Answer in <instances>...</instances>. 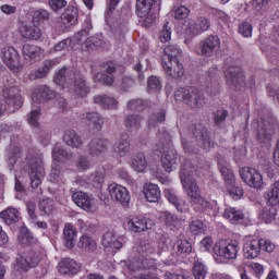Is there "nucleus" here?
Wrapping results in <instances>:
<instances>
[{
  "instance_id": "f257e3e1",
  "label": "nucleus",
  "mask_w": 279,
  "mask_h": 279,
  "mask_svg": "<svg viewBox=\"0 0 279 279\" xmlns=\"http://www.w3.org/2000/svg\"><path fill=\"white\" fill-rule=\"evenodd\" d=\"M157 136L161 141L156 149L157 156H160L165 171L171 173L173 169H178L179 162H182V157L171 147V134L169 132L161 130Z\"/></svg>"
},
{
  "instance_id": "f03ea898",
  "label": "nucleus",
  "mask_w": 279,
  "mask_h": 279,
  "mask_svg": "<svg viewBox=\"0 0 279 279\" xmlns=\"http://www.w3.org/2000/svg\"><path fill=\"white\" fill-rule=\"evenodd\" d=\"M195 175H197V168L195 165H193V161L183 159V163L181 165L180 179L183 191L190 203L202 196V190H199V184H197Z\"/></svg>"
},
{
  "instance_id": "7ed1b4c3",
  "label": "nucleus",
  "mask_w": 279,
  "mask_h": 279,
  "mask_svg": "<svg viewBox=\"0 0 279 279\" xmlns=\"http://www.w3.org/2000/svg\"><path fill=\"white\" fill-rule=\"evenodd\" d=\"M56 84H59V86H63L64 84L70 85V90L74 93L77 97H86L88 95V87L86 86V81H84V77L82 75L70 71L68 72L66 69H61L54 76Z\"/></svg>"
},
{
  "instance_id": "20e7f679",
  "label": "nucleus",
  "mask_w": 279,
  "mask_h": 279,
  "mask_svg": "<svg viewBox=\"0 0 279 279\" xmlns=\"http://www.w3.org/2000/svg\"><path fill=\"white\" fill-rule=\"evenodd\" d=\"M174 98L177 101H183L190 108H203L206 104L204 93L197 87H181L174 93Z\"/></svg>"
},
{
  "instance_id": "39448f33",
  "label": "nucleus",
  "mask_w": 279,
  "mask_h": 279,
  "mask_svg": "<svg viewBox=\"0 0 279 279\" xmlns=\"http://www.w3.org/2000/svg\"><path fill=\"white\" fill-rule=\"evenodd\" d=\"M28 175L32 189H38L45 178V166L43 165V154L28 157Z\"/></svg>"
},
{
  "instance_id": "423d86ee",
  "label": "nucleus",
  "mask_w": 279,
  "mask_h": 279,
  "mask_svg": "<svg viewBox=\"0 0 279 279\" xmlns=\"http://www.w3.org/2000/svg\"><path fill=\"white\" fill-rule=\"evenodd\" d=\"M240 250L241 246L235 240H219L213 247L214 254L226 260H235Z\"/></svg>"
},
{
  "instance_id": "0eeeda50",
  "label": "nucleus",
  "mask_w": 279,
  "mask_h": 279,
  "mask_svg": "<svg viewBox=\"0 0 279 279\" xmlns=\"http://www.w3.org/2000/svg\"><path fill=\"white\" fill-rule=\"evenodd\" d=\"M221 49V39L217 35H209L201 40L195 47L194 52L197 56H204L205 58H213L214 53H217Z\"/></svg>"
},
{
  "instance_id": "6e6552de",
  "label": "nucleus",
  "mask_w": 279,
  "mask_h": 279,
  "mask_svg": "<svg viewBox=\"0 0 279 279\" xmlns=\"http://www.w3.org/2000/svg\"><path fill=\"white\" fill-rule=\"evenodd\" d=\"M3 98L7 106L15 110H19L23 107V95H21V88L14 84L4 85L2 90Z\"/></svg>"
},
{
  "instance_id": "1a4fd4ad",
  "label": "nucleus",
  "mask_w": 279,
  "mask_h": 279,
  "mask_svg": "<svg viewBox=\"0 0 279 279\" xmlns=\"http://www.w3.org/2000/svg\"><path fill=\"white\" fill-rule=\"evenodd\" d=\"M1 58L4 64L11 71H14V73H17V71L23 69V65L21 64V56L19 54V51L14 49V47H4L1 52Z\"/></svg>"
},
{
  "instance_id": "9d476101",
  "label": "nucleus",
  "mask_w": 279,
  "mask_h": 279,
  "mask_svg": "<svg viewBox=\"0 0 279 279\" xmlns=\"http://www.w3.org/2000/svg\"><path fill=\"white\" fill-rule=\"evenodd\" d=\"M240 177L251 189H263V174L255 168H242L240 170Z\"/></svg>"
},
{
  "instance_id": "9b49d317",
  "label": "nucleus",
  "mask_w": 279,
  "mask_h": 279,
  "mask_svg": "<svg viewBox=\"0 0 279 279\" xmlns=\"http://www.w3.org/2000/svg\"><path fill=\"white\" fill-rule=\"evenodd\" d=\"M154 226H156L154 219L146 217H134L125 223L126 230L131 232H146V230H151Z\"/></svg>"
},
{
  "instance_id": "f8f14e48",
  "label": "nucleus",
  "mask_w": 279,
  "mask_h": 279,
  "mask_svg": "<svg viewBox=\"0 0 279 279\" xmlns=\"http://www.w3.org/2000/svg\"><path fill=\"white\" fill-rule=\"evenodd\" d=\"M108 193L111 199L119 202V204H122L123 206H128V204H130V199H132L128 187L119 183H111L108 186Z\"/></svg>"
},
{
  "instance_id": "ddd939ff",
  "label": "nucleus",
  "mask_w": 279,
  "mask_h": 279,
  "mask_svg": "<svg viewBox=\"0 0 279 279\" xmlns=\"http://www.w3.org/2000/svg\"><path fill=\"white\" fill-rule=\"evenodd\" d=\"M102 69L104 72H98L94 77V82L102 86H112L114 82L112 73L117 71V64L114 62H107L102 65Z\"/></svg>"
},
{
  "instance_id": "4468645a",
  "label": "nucleus",
  "mask_w": 279,
  "mask_h": 279,
  "mask_svg": "<svg viewBox=\"0 0 279 279\" xmlns=\"http://www.w3.org/2000/svg\"><path fill=\"white\" fill-rule=\"evenodd\" d=\"M72 199L78 208H82V210H85V213H94L95 211V197L93 195H89L86 192H75L72 195Z\"/></svg>"
},
{
  "instance_id": "2eb2a0df",
  "label": "nucleus",
  "mask_w": 279,
  "mask_h": 279,
  "mask_svg": "<svg viewBox=\"0 0 279 279\" xmlns=\"http://www.w3.org/2000/svg\"><path fill=\"white\" fill-rule=\"evenodd\" d=\"M187 25V34L199 36L201 34H204V32L210 29V20L206 16H198L195 20H190Z\"/></svg>"
},
{
  "instance_id": "dca6fc26",
  "label": "nucleus",
  "mask_w": 279,
  "mask_h": 279,
  "mask_svg": "<svg viewBox=\"0 0 279 279\" xmlns=\"http://www.w3.org/2000/svg\"><path fill=\"white\" fill-rule=\"evenodd\" d=\"M54 97L56 93L47 85H38L32 92V100L35 104H45V101L54 99Z\"/></svg>"
},
{
  "instance_id": "f3484780",
  "label": "nucleus",
  "mask_w": 279,
  "mask_h": 279,
  "mask_svg": "<svg viewBox=\"0 0 279 279\" xmlns=\"http://www.w3.org/2000/svg\"><path fill=\"white\" fill-rule=\"evenodd\" d=\"M161 66L169 77L173 80H179V77L184 76V65L180 63V59H174V61H163Z\"/></svg>"
},
{
  "instance_id": "a211bd4d",
  "label": "nucleus",
  "mask_w": 279,
  "mask_h": 279,
  "mask_svg": "<svg viewBox=\"0 0 279 279\" xmlns=\"http://www.w3.org/2000/svg\"><path fill=\"white\" fill-rule=\"evenodd\" d=\"M226 80L229 86H239L245 82V74L240 65H229L226 71Z\"/></svg>"
},
{
  "instance_id": "6ab92c4d",
  "label": "nucleus",
  "mask_w": 279,
  "mask_h": 279,
  "mask_svg": "<svg viewBox=\"0 0 279 279\" xmlns=\"http://www.w3.org/2000/svg\"><path fill=\"white\" fill-rule=\"evenodd\" d=\"M56 60H45L43 61L41 65L29 72L28 80H32V82L36 80H45L49 75V71L56 66Z\"/></svg>"
},
{
  "instance_id": "aec40b11",
  "label": "nucleus",
  "mask_w": 279,
  "mask_h": 279,
  "mask_svg": "<svg viewBox=\"0 0 279 279\" xmlns=\"http://www.w3.org/2000/svg\"><path fill=\"white\" fill-rule=\"evenodd\" d=\"M22 54L28 62H38L43 58V49L36 45L26 44L22 48Z\"/></svg>"
},
{
  "instance_id": "412c9836",
  "label": "nucleus",
  "mask_w": 279,
  "mask_h": 279,
  "mask_svg": "<svg viewBox=\"0 0 279 279\" xmlns=\"http://www.w3.org/2000/svg\"><path fill=\"white\" fill-rule=\"evenodd\" d=\"M109 147L110 141L104 137L94 138L89 143V154L90 156H101V154H106V151H108Z\"/></svg>"
},
{
  "instance_id": "4be33fe9",
  "label": "nucleus",
  "mask_w": 279,
  "mask_h": 279,
  "mask_svg": "<svg viewBox=\"0 0 279 279\" xmlns=\"http://www.w3.org/2000/svg\"><path fill=\"white\" fill-rule=\"evenodd\" d=\"M243 254L245 258H258L260 256V240H247L243 244Z\"/></svg>"
},
{
  "instance_id": "5701e85b",
  "label": "nucleus",
  "mask_w": 279,
  "mask_h": 279,
  "mask_svg": "<svg viewBox=\"0 0 279 279\" xmlns=\"http://www.w3.org/2000/svg\"><path fill=\"white\" fill-rule=\"evenodd\" d=\"M207 90L210 95L219 93V70L210 68L206 75Z\"/></svg>"
},
{
  "instance_id": "b1692460",
  "label": "nucleus",
  "mask_w": 279,
  "mask_h": 279,
  "mask_svg": "<svg viewBox=\"0 0 279 279\" xmlns=\"http://www.w3.org/2000/svg\"><path fill=\"white\" fill-rule=\"evenodd\" d=\"M20 34L22 38H26L27 40H38L40 39V36H43V31H40V28L36 25L22 23Z\"/></svg>"
},
{
  "instance_id": "393cba45",
  "label": "nucleus",
  "mask_w": 279,
  "mask_h": 279,
  "mask_svg": "<svg viewBox=\"0 0 279 279\" xmlns=\"http://www.w3.org/2000/svg\"><path fill=\"white\" fill-rule=\"evenodd\" d=\"M83 123L87 125L90 130H101V125H104V119L98 112H87L82 117Z\"/></svg>"
},
{
  "instance_id": "a878e982",
  "label": "nucleus",
  "mask_w": 279,
  "mask_h": 279,
  "mask_svg": "<svg viewBox=\"0 0 279 279\" xmlns=\"http://www.w3.org/2000/svg\"><path fill=\"white\" fill-rule=\"evenodd\" d=\"M276 134V124H264L257 130V141L263 144L271 143Z\"/></svg>"
},
{
  "instance_id": "bb28decb",
  "label": "nucleus",
  "mask_w": 279,
  "mask_h": 279,
  "mask_svg": "<svg viewBox=\"0 0 279 279\" xmlns=\"http://www.w3.org/2000/svg\"><path fill=\"white\" fill-rule=\"evenodd\" d=\"M191 252H193V244L186 239H178L172 246L171 254L178 257L183 256V254H191Z\"/></svg>"
},
{
  "instance_id": "cd10ccee",
  "label": "nucleus",
  "mask_w": 279,
  "mask_h": 279,
  "mask_svg": "<svg viewBox=\"0 0 279 279\" xmlns=\"http://www.w3.org/2000/svg\"><path fill=\"white\" fill-rule=\"evenodd\" d=\"M63 142L68 147H72L73 149H80L84 145L82 137L74 130H66L64 132Z\"/></svg>"
},
{
  "instance_id": "c85d7f7f",
  "label": "nucleus",
  "mask_w": 279,
  "mask_h": 279,
  "mask_svg": "<svg viewBox=\"0 0 279 279\" xmlns=\"http://www.w3.org/2000/svg\"><path fill=\"white\" fill-rule=\"evenodd\" d=\"M78 11L74 5H69L61 14V23L64 27H71L77 23Z\"/></svg>"
},
{
  "instance_id": "c756f323",
  "label": "nucleus",
  "mask_w": 279,
  "mask_h": 279,
  "mask_svg": "<svg viewBox=\"0 0 279 279\" xmlns=\"http://www.w3.org/2000/svg\"><path fill=\"white\" fill-rule=\"evenodd\" d=\"M75 239H77V229L71 223H65L63 229V240L65 242V247L69 250L75 246Z\"/></svg>"
},
{
  "instance_id": "7c9ffc66",
  "label": "nucleus",
  "mask_w": 279,
  "mask_h": 279,
  "mask_svg": "<svg viewBox=\"0 0 279 279\" xmlns=\"http://www.w3.org/2000/svg\"><path fill=\"white\" fill-rule=\"evenodd\" d=\"M94 104H98V106L107 110H117V108H119V101H117V99H114L113 97L106 95L95 96Z\"/></svg>"
},
{
  "instance_id": "2f4dec72",
  "label": "nucleus",
  "mask_w": 279,
  "mask_h": 279,
  "mask_svg": "<svg viewBox=\"0 0 279 279\" xmlns=\"http://www.w3.org/2000/svg\"><path fill=\"white\" fill-rule=\"evenodd\" d=\"M144 195L147 202L156 203L160 201V187L154 183L144 184Z\"/></svg>"
},
{
  "instance_id": "473e14b6",
  "label": "nucleus",
  "mask_w": 279,
  "mask_h": 279,
  "mask_svg": "<svg viewBox=\"0 0 279 279\" xmlns=\"http://www.w3.org/2000/svg\"><path fill=\"white\" fill-rule=\"evenodd\" d=\"M190 204L195 213L208 214L210 213V210H213V204H210V202H208V199H206L202 195L197 198H194V201H191Z\"/></svg>"
},
{
  "instance_id": "72a5a7b5",
  "label": "nucleus",
  "mask_w": 279,
  "mask_h": 279,
  "mask_svg": "<svg viewBox=\"0 0 279 279\" xmlns=\"http://www.w3.org/2000/svg\"><path fill=\"white\" fill-rule=\"evenodd\" d=\"M182 56V49L178 47L177 45H170L167 46L163 50V54L161 57V62H171L179 60L178 58H181Z\"/></svg>"
},
{
  "instance_id": "f704fd0d",
  "label": "nucleus",
  "mask_w": 279,
  "mask_h": 279,
  "mask_svg": "<svg viewBox=\"0 0 279 279\" xmlns=\"http://www.w3.org/2000/svg\"><path fill=\"white\" fill-rule=\"evenodd\" d=\"M71 158H73V154L69 153L64 147L56 145L52 148V160L53 162H57V165L58 162L64 163L68 160H71Z\"/></svg>"
},
{
  "instance_id": "c9c22d12",
  "label": "nucleus",
  "mask_w": 279,
  "mask_h": 279,
  "mask_svg": "<svg viewBox=\"0 0 279 279\" xmlns=\"http://www.w3.org/2000/svg\"><path fill=\"white\" fill-rule=\"evenodd\" d=\"M58 269L61 274H77L80 266L72 258H63L59 262Z\"/></svg>"
},
{
  "instance_id": "e433bc0d",
  "label": "nucleus",
  "mask_w": 279,
  "mask_h": 279,
  "mask_svg": "<svg viewBox=\"0 0 279 279\" xmlns=\"http://www.w3.org/2000/svg\"><path fill=\"white\" fill-rule=\"evenodd\" d=\"M0 219H2L7 226H12V223H16L19 219H21V214L16 208H8L0 213Z\"/></svg>"
},
{
  "instance_id": "4c0bfd02",
  "label": "nucleus",
  "mask_w": 279,
  "mask_h": 279,
  "mask_svg": "<svg viewBox=\"0 0 279 279\" xmlns=\"http://www.w3.org/2000/svg\"><path fill=\"white\" fill-rule=\"evenodd\" d=\"M130 140L128 138H120L116 144L113 145V151L119 156V158H125L128 154H130Z\"/></svg>"
},
{
  "instance_id": "58836bf2",
  "label": "nucleus",
  "mask_w": 279,
  "mask_h": 279,
  "mask_svg": "<svg viewBox=\"0 0 279 279\" xmlns=\"http://www.w3.org/2000/svg\"><path fill=\"white\" fill-rule=\"evenodd\" d=\"M101 243L104 247H112L113 250H121L123 247V243L117 240V236L112 232L105 233Z\"/></svg>"
},
{
  "instance_id": "ea45409f",
  "label": "nucleus",
  "mask_w": 279,
  "mask_h": 279,
  "mask_svg": "<svg viewBox=\"0 0 279 279\" xmlns=\"http://www.w3.org/2000/svg\"><path fill=\"white\" fill-rule=\"evenodd\" d=\"M223 217L225 219H228L230 223H239V221H242L243 219V211L233 207H228L225 209Z\"/></svg>"
},
{
  "instance_id": "a19ab883",
  "label": "nucleus",
  "mask_w": 279,
  "mask_h": 279,
  "mask_svg": "<svg viewBox=\"0 0 279 279\" xmlns=\"http://www.w3.org/2000/svg\"><path fill=\"white\" fill-rule=\"evenodd\" d=\"M132 168L137 173H143L147 169V159L145 158V154L140 153L133 158Z\"/></svg>"
},
{
  "instance_id": "79ce46f5",
  "label": "nucleus",
  "mask_w": 279,
  "mask_h": 279,
  "mask_svg": "<svg viewBox=\"0 0 279 279\" xmlns=\"http://www.w3.org/2000/svg\"><path fill=\"white\" fill-rule=\"evenodd\" d=\"M77 245L81 250H85L86 252H95V250H97V242L88 235L81 236Z\"/></svg>"
},
{
  "instance_id": "37998d69",
  "label": "nucleus",
  "mask_w": 279,
  "mask_h": 279,
  "mask_svg": "<svg viewBox=\"0 0 279 279\" xmlns=\"http://www.w3.org/2000/svg\"><path fill=\"white\" fill-rule=\"evenodd\" d=\"M167 119V111L160 110L151 113L148 118V128H157L158 123H165Z\"/></svg>"
},
{
  "instance_id": "c03bdc74",
  "label": "nucleus",
  "mask_w": 279,
  "mask_h": 279,
  "mask_svg": "<svg viewBox=\"0 0 279 279\" xmlns=\"http://www.w3.org/2000/svg\"><path fill=\"white\" fill-rule=\"evenodd\" d=\"M143 123V118L138 114L126 116L124 125L128 130H138Z\"/></svg>"
},
{
  "instance_id": "a18cd8bd",
  "label": "nucleus",
  "mask_w": 279,
  "mask_h": 279,
  "mask_svg": "<svg viewBox=\"0 0 279 279\" xmlns=\"http://www.w3.org/2000/svg\"><path fill=\"white\" fill-rule=\"evenodd\" d=\"M268 203L271 206H278L279 204V181L272 183L268 191Z\"/></svg>"
},
{
  "instance_id": "49530a36",
  "label": "nucleus",
  "mask_w": 279,
  "mask_h": 279,
  "mask_svg": "<svg viewBox=\"0 0 279 279\" xmlns=\"http://www.w3.org/2000/svg\"><path fill=\"white\" fill-rule=\"evenodd\" d=\"M206 230H208V227L199 219H195L190 222V232H192V234H205Z\"/></svg>"
},
{
  "instance_id": "de8ad7c7",
  "label": "nucleus",
  "mask_w": 279,
  "mask_h": 279,
  "mask_svg": "<svg viewBox=\"0 0 279 279\" xmlns=\"http://www.w3.org/2000/svg\"><path fill=\"white\" fill-rule=\"evenodd\" d=\"M62 180H63L62 167H60V163L58 162H52V168L50 171V182L60 184Z\"/></svg>"
},
{
  "instance_id": "09e8293b",
  "label": "nucleus",
  "mask_w": 279,
  "mask_h": 279,
  "mask_svg": "<svg viewBox=\"0 0 279 279\" xmlns=\"http://www.w3.org/2000/svg\"><path fill=\"white\" fill-rule=\"evenodd\" d=\"M13 268L15 271L23 274L31 269L32 266L29 265V259H26L24 256L20 255L19 257H16Z\"/></svg>"
},
{
  "instance_id": "8fccbe9b",
  "label": "nucleus",
  "mask_w": 279,
  "mask_h": 279,
  "mask_svg": "<svg viewBox=\"0 0 279 279\" xmlns=\"http://www.w3.org/2000/svg\"><path fill=\"white\" fill-rule=\"evenodd\" d=\"M191 15V9L180 5L173 9L172 16L175 19V21H184V19H189Z\"/></svg>"
},
{
  "instance_id": "3c124183",
  "label": "nucleus",
  "mask_w": 279,
  "mask_h": 279,
  "mask_svg": "<svg viewBox=\"0 0 279 279\" xmlns=\"http://www.w3.org/2000/svg\"><path fill=\"white\" fill-rule=\"evenodd\" d=\"M220 173L225 180L226 186H234V172L226 166L220 167Z\"/></svg>"
},
{
  "instance_id": "603ef678",
  "label": "nucleus",
  "mask_w": 279,
  "mask_h": 279,
  "mask_svg": "<svg viewBox=\"0 0 279 279\" xmlns=\"http://www.w3.org/2000/svg\"><path fill=\"white\" fill-rule=\"evenodd\" d=\"M196 138H201L202 147L208 151L213 147V142H210V135H208V131L203 130L201 132L194 133Z\"/></svg>"
},
{
  "instance_id": "864d4df0",
  "label": "nucleus",
  "mask_w": 279,
  "mask_h": 279,
  "mask_svg": "<svg viewBox=\"0 0 279 279\" xmlns=\"http://www.w3.org/2000/svg\"><path fill=\"white\" fill-rule=\"evenodd\" d=\"M208 270L206 269V265L202 262H197L194 264L193 276L195 279H206V275Z\"/></svg>"
},
{
  "instance_id": "5fc2aeb1",
  "label": "nucleus",
  "mask_w": 279,
  "mask_h": 279,
  "mask_svg": "<svg viewBox=\"0 0 279 279\" xmlns=\"http://www.w3.org/2000/svg\"><path fill=\"white\" fill-rule=\"evenodd\" d=\"M151 5H154V0H137V14L140 16L141 12H144V14H147V12H149V10H151Z\"/></svg>"
},
{
  "instance_id": "6e6d98bb",
  "label": "nucleus",
  "mask_w": 279,
  "mask_h": 279,
  "mask_svg": "<svg viewBox=\"0 0 279 279\" xmlns=\"http://www.w3.org/2000/svg\"><path fill=\"white\" fill-rule=\"evenodd\" d=\"M39 210L44 213V215H51L54 210L53 199L47 198L40 202Z\"/></svg>"
},
{
  "instance_id": "4d7b16f0",
  "label": "nucleus",
  "mask_w": 279,
  "mask_h": 279,
  "mask_svg": "<svg viewBox=\"0 0 279 279\" xmlns=\"http://www.w3.org/2000/svg\"><path fill=\"white\" fill-rule=\"evenodd\" d=\"M105 175L104 172H94L89 175V182L95 186V189H101V184H104Z\"/></svg>"
},
{
  "instance_id": "13d9d810",
  "label": "nucleus",
  "mask_w": 279,
  "mask_h": 279,
  "mask_svg": "<svg viewBox=\"0 0 279 279\" xmlns=\"http://www.w3.org/2000/svg\"><path fill=\"white\" fill-rule=\"evenodd\" d=\"M239 34L244 38H252L253 27L248 22H242L238 27Z\"/></svg>"
},
{
  "instance_id": "bf43d9fd",
  "label": "nucleus",
  "mask_w": 279,
  "mask_h": 279,
  "mask_svg": "<svg viewBox=\"0 0 279 279\" xmlns=\"http://www.w3.org/2000/svg\"><path fill=\"white\" fill-rule=\"evenodd\" d=\"M262 219H264L265 223H271L276 219V209L274 207H265Z\"/></svg>"
},
{
  "instance_id": "052dcab7",
  "label": "nucleus",
  "mask_w": 279,
  "mask_h": 279,
  "mask_svg": "<svg viewBox=\"0 0 279 279\" xmlns=\"http://www.w3.org/2000/svg\"><path fill=\"white\" fill-rule=\"evenodd\" d=\"M49 19V11L39 9L33 13L34 23H43Z\"/></svg>"
},
{
  "instance_id": "680f3d73",
  "label": "nucleus",
  "mask_w": 279,
  "mask_h": 279,
  "mask_svg": "<svg viewBox=\"0 0 279 279\" xmlns=\"http://www.w3.org/2000/svg\"><path fill=\"white\" fill-rule=\"evenodd\" d=\"M48 5L52 12H60L63 8H66L68 2L66 0H49Z\"/></svg>"
},
{
  "instance_id": "e2e57ef3",
  "label": "nucleus",
  "mask_w": 279,
  "mask_h": 279,
  "mask_svg": "<svg viewBox=\"0 0 279 279\" xmlns=\"http://www.w3.org/2000/svg\"><path fill=\"white\" fill-rule=\"evenodd\" d=\"M104 45H106V41L99 37H89L85 39V47H87V49H93V47H104Z\"/></svg>"
},
{
  "instance_id": "0e129e2a",
  "label": "nucleus",
  "mask_w": 279,
  "mask_h": 279,
  "mask_svg": "<svg viewBox=\"0 0 279 279\" xmlns=\"http://www.w3.org/2000/svg\"><path fill=\"white\" fill-rule=\"evenodd\" d=\"M165 221L169 228H178L180 226V218L173 214L166 213L165 214Z\"/></svg>"
},
{
  "instance_id": "69168bd1",
  "label": "nucleus",
  "mask_w": 279,
  "mask_h": 279,
  "mask_svg": "<svg viewBox=\"0 0 279 279\" xmlns=\"http://www.w3.org/2000/svg\"><path fill=\"white\" fill-rule=\"evenodd\" d=\"M159 38L161 43H169V40H171V28L169 27V23H166L159 32Z\"/></svg>"
},
{
  "instance_id": "338daca9",
  "label": "nucleus",
  "mask_w": 279,
  "mask_h": 279,
  "mask_svg": "<svg viewBox=\"0 0 279 279\" xmlns=\"http://www.w3.org/2000/svg\"><path fill=\"white\" fill-rule=\"evenodd\" d=\"M38 119H40V109L32 110L28 113V123L32 128H38Z\"/></svg>"
},
{
  "instance_id": "774afa93",
  "label": "nucleus",
  "mask_w": 279,
  "mask_h": 279,
  "mask_svg": "<svg viewBox=\"0 0 279 279\" xmlns=\"http://www.w3.org/2000/svg\"><path fill=\"white\" fill-rule=\"evenodd\" d=\"M229 190V195H231L232 199H241L243 197V189L236 186L234 183L232 186H227Z\"/></svg>"
}]
</instances>
